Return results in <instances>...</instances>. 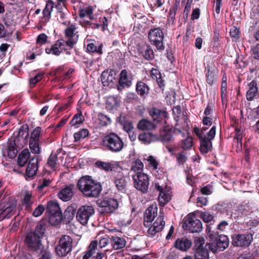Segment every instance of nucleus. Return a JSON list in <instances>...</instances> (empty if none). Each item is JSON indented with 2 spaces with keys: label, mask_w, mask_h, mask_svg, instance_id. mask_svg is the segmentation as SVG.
I'll use <instances>...</instances> for the list:
<instances>
[{
  "label": "nucleus",
  "mask_w": 259,
  "mask_h": 259,
  "mask_svg": "<svg viewBox=\"0 0 259 259\" xmlns=\"http://www.w3.org/2000/svg\"><path fill=\"white\" fill-rule=\"evenodd\" d=\"M57 155L56 153L52 152L51 154L49 156L47 164L51 168L54 169L57 165Z\"/></svg>",
  "instance_id": "nucleus-52"
},
{
  "label": "nucleus",
  "mask_w": 259,
  "mask_h": 259,
  "mask_svg": "<svg viewBox=\"0 0 259 259\" xmlns=\"http://www.w3.org/2000/svg\"><path fill=\"white\" fill-rule=\"evenodd\" d=\"M89 132L87 129L83 128L74 134L75 141H79L81 139H84L89 135Z\"/></svg>",
  "instance_id": "nucleus-51"
},
{
  "label": "nucleus",
  "mask_w": 259,
  "mask_h": 259,
  "mask_svg": "<svg viewBox=\"0 0 259 259\" xmlns=\"http://www.w3.org/2000/svg\"><path fill=\"white\" fill-rule=\"evenodd\" d=\"M64 34L66 40H65L67 45L70 49L73 48L75 44L77 43L78 40L79 35L78 32L76 31V27L75 24H71L65 29Z\"/></svg>",
  "instance_id": "nucleus-13"
},
{
  "label": "nucleus",
  "mask_w": 259,
  "mask_h": 259,
  "mask_svg": "<svg viewBox=\"0 0 259 259\" xmlns=\"http://www.w3.org/2000/svg\"><path fill=\"white\" fill-rule=\"evenodd\" d=\"M181 147L184 150L189 149L193 145V139L190 136H188L185 139L182 140Z\"/></svg>",
  "instance_id": "nucleus-50"
},
{
  "label": "nucleus",
  "mask_w": 259,
  "mask_h": 259,
  "mask_svg": "<svg viewBox=\"0 0 259 259\" xmlns=\"http://www.w3.org/2000/svg\"><path fill=\"white\" fill-rule=\"evenodd\" d=\"M139 53L147 60H151L154 58L153 50L147 45H143L139 48Z\"/></svg>",
  "instance_id": "nucleus-33"
},
{
  "label": "nucleus",
  "mask_w": 259,
  "mask_h": 259,
  "mask_svg": "<svg viewBox=\"0 0 259 259\" xmlns=\"http://www.w3.org/2000/svg\"><path fill=\"white\" fill-rule=\"evenodd\" d=\"M206 82L210 86L213 85L218 78V69L212 62H208L205 67Z\"/></svg>",
  "instance_id": "nucleus-16"
},
{
  "label": "nucleus",
  "mask_w": 259,
  "mask_h": 259,
  "mask_svg": "<svg viewBox=\"0 0 259 259\" xmlns=\"http://www.w3.org/2000/svg\"><path fill=\"white\" fill-rule=\"evenodd\" d=\"M45 233L44 225H37L33 232L27 234L25 238L26 245L30 250L37 251L40 250L42 252L44 246L41 239Z\"/></svg>",
  "instance_id": "nucleus-2"
},
{
  "label": "nucleus",
  "mask_w": 259,
  "mask_h": 259,
  "mask_svg": "<svg viewBox=\"0 0 259 259\" xmlns=\"http://www.w3.org/2000/svg\"><path fill=\"white\" fill-rule=\"evenodd\" d=\"M84 120V118L81 113L78 114H75L70 121L72 126L80 124Z\"/></svg>",
  "instance_id": "nucleus-56"
},
{
  "label": "nucleus",
  "mask_w": 259,
  "mask_h": 259,
  "mask_svg": "<svg viewBox=\"0 0 259 259\" xmlns=\"http://www.w3.org/2000/svg\"><path fill=\"white\" fill-rule=\"evenodd\" d=\"M210 242L206 244L205 246L207 247V248L209 249L213 252H215L219 251V248L217 246V243L216 241H214V239H213L212 240L210 239Z\"/></svg>",
  "instance_id": "nucleus-59"
},
{
  "label": "nucleus",
  "mask_w": 259,
  "mask_h": 259,
  "mask_svg": "<svg viewBox=\"0 0 259 259\" xmlns=\"http://www.w3.org/2000/svg\"><path fill=\"white\" fill-rule=\"evenodd\" d=\"M98 206L101 211L105 213H112L118 207V202L113 198L105 199L98 201Z\"/></svg>",
  "instance_id": "nucleus-15"
},
{
  "label": "nucleus",
  "mask_w": 259,
  "mask_h": 259,
  "mask_svg": "<svg viewBox=\"0 0 259 259\" xmlns=\"http://www.w3.org/2000/svg\"><path fill=\"white\" fill-rule=\"evenodd\" d=\"M74 188V186L73 185H70L63 188L58 193V197L63 201L70 200L73 195V190Z\"/></svg>",
  "instance_id": "nucleus-23"
},
{
  "label": "nucleus",
  "mask_w": 259,
  "mask_h": 259,
  "mask_svg": "<svg viewBox=\"0 0 259 259\" xmlns=\"http://www.w3.org/2000/svg\"><path fill=\"white\" fill-rule=\"evenodd\" d=\"M95 164L97 167L106 171H112L113 168V165L109 162L98 161Z\"/></svg>",
  "instance_id": "nucleus-46"
},
{
  "label": "nucleus",
  "mask_w": 259,
  "mask_h": 259,
  "mask_svg": "<svg viewBox=\"0 0 259 259\" xmlns=\"http://www.w3.org/2000/svg\"><path fill=\"white\" fill-rule=\"evenodd\" d=\"M48 36L45 33L40 34L37 38L36 43L39 45H43L47 42Z\"/></svg>",
  "instance_id": "nucleus-63"
},
{
  "label": "nucleus",
  "mask_w": 259,
  "mask_h": 259,
  "mask_svg": "<svg viewBox=\"0 0 259 259\" xmlns=\"http://www.w3.org/2000/svg\"><path fill=\"white\" fill-rule=\"evenodd\" d=\"M77 187L85 197L90 198L98 197L102 190L100 183L89 176L80 178L78 181Z\"/></svg>",
  "instance_id": "nucleus-1"
},
{
  "label": "nucleus",
  "mask_w": 259,
  "mask_h": 259,
  "mask_svg": "<svg viewBox=\"0 0 259 259\" xmlns=\"http://www.w3.org/2000/svg\"><path fill=\"white\" fill-rule=\"evenodd\" d=\"M108 249H99L96 250V253L93 255L94 259H102L104 256H106V253L108 251Z\"/></svg>",
  "instance_id": "nucleus-60"
},
{
  "label": "nucleus",
  "mask_w": 259,
  "mask_h": 259,
  "mask_svg": "<svg viewBox=\"0 0 259 259\" xmlns=\"http://www.w3.org/2000/svg\"><path fill=\"white\" fill-rule=\"evenodd\" d=\"M232 244L237 247H247L253 240L251 233L235 234L232 235Z\"/></svg>",
  "instance_id": "nucleus-10"
},
{
  "label": "nucleus",
  "mask_w": 259,
  "mask_h": 259,
  "mask_svg": "<svg viewBox=\"0 0 259 259\" xmlns=\"http://www.w3.org/2000/svg\"><path fill=\"white\" fill-rule=\"evenodd\" d=\"M181 133L179 128H173L171 126L163 127V144L173 143L174 141V134Z\"/></svg>",
  "instance_id": "nucleus-20"
},
{
  "label": "nucleus",
  "mask_w": 259,
  "mask_h": 259,
  "mask_svg": "<svg viewBox=\"0 0 259 259\" xmlns=\"http://www.w3.org/2000/svg\"><path fill=\"white\" fill-rule=\"evenodd\" d=\"M193 131L199 139L201 152L204 154L208 153L212 149L211 140L214 139L215 135V126H213L206 135L196 126L194 127Z\"/></svg>",
  "instance_id": "nucleus-3"
},
{
  "label": "nucleus",
  "mask_w": 259,
  "mask_h": 259,
  "mask_svg": "<svg viewBox=\"0 0 259 259\" xmlns=\"http://www.w3.org/2000/svg\"><path fill=\"white\" fill-rule=\"evenodd\" d=\"M195 259H209L208 252L207 249L198 248L195 254Z\"/></svg>",
  "instance_id": "nucleus-44"
},
{
  "label": "nucleus",
  "mask_w": 259,
  "mask_h": 259,
  "mask_svg": "<svg viewBox=\"0 0 259 259\" xmlns=\"http://www.w3.org/2000/svg\"><path fill=\"white\" fill-rule=\"evenodd\" d=\"M207 235L212 240L214 239L216 241L220 251L224 250L229 245V239L226 235H219L218 232L212 230L210 226H207L206 228Z\"/></svg>",
  "instance_id": "nucleus-6"
},
{
  "label": "nucleus",
  "mask_w": 259,
  "mask_h": 259,
  "mask_svg": "<svg viewBox=\"0 0 259 259\" xmlns=\"http://www.w3.org/2000/svg\"><path fill=\"white\" fill-rule=\"evenodd\" d=\"M93 13V9L92 7H88L79 10V16L80 18H83L85 17H88L90 20H91L94 19Z\"/></svg>",
  "instance_id": "nucleus-43"
},
{
  "label": "nucleus",
  "mask_w": 259,
  "mask_h": 259,
  "mask_svg": "<svg viewBox=\"0 0 259 259\" xmlns=\"http://www.w3.org/2000/svg\"><path fill=\"white\" fill-rule=\"evenodd\" d=\"M144 165L142 161L139 159L134 161L132 165L130 170V173L132 175H138V174H144L142 171L143 170Z\"/></svg>",
  "instance_id": "nucleus-30"
},
{
  "label": "nucleus",
  "mask_w": 259,
  "mask_h": 259,
  "mask_svg": "<svg viewBox=\"0 0 259 259\" xmlns=\"http://www.w3.org/2000/svg\"><path fill=\"white\" fill-rule=\"evenodd\" d=\"M53 8L54 3L52 2H48L46 4L45 8L42 11L44 17L49 19Z\"/></svg>",
  "instance_id": "nucleus-49"
},
{
  "label": "nucleus",
  "mask_w": 259,
  "mask_h": 259,
  "mask_svg": "<svg viewBox=\"0 0 259 259\" xmlns=\"http://www.w3.org/2000/svg\"><path fill=\"white\" fill-rule=\"evenodd\" d=\"M149 88L144 82L138 81L136 85V91L141 96H145L149 93Z\"/></svg>",
  "instance_id": "nucleus-40"
},
{
  "label": "nucleus",
  "mask_w": 259,
  "mask_h": 259,
  "mask_svg": "<svg viewBox=\"0 0 259 259\" xmlns=\"http://www.w3.org/2000/svg\"><path fill=\"white\" fill-rule=\"evenodd\" d=\"M150 73L152 79L155 80L159 87L161 88L162 87V80L161 79V74L160 71L156 69L153 68L151 70Z\"/></svg>",
  "instance_id": "nucleus-47"
},
{
  "label": "nucleus",
  "mask_w": 259,
  "mask_h": 259,
  "mask_svg": "<svg viewBox=\"0 0 259 259\" xmlns=\"http://www.w3.org/2000/svg\"><path fill=\"white\" fill-rule=\"evenodd\" d=\"M172 197V191L170 187L166 186L164 190L163 189V207L164 204L168 202Z\"/></svg>",
  "instance_id": "nucleus-45"
},
{
  "label": "nucleus",
  "mask_w": 259,
  "mask_h": 259,
  "mask_svg": "<svg viewBox=\"0 0 259 259\" xmlns=\"http://www.w3.org/2000/svg\"><path fill=\"white\" fill-rule=\"evenodd\" d=\"M133 77L130 72L126 70H122L119 74L117 89L122 91L123 89L129 88L132 84Z\"/></svg>",
  "instance_id": "nucleus-17"
},
{
  "label": "nucleus",
  "mask_w": 259,
  "mask_h": 259,
  "mask_svg": "<svg viewBox=\"0 0 259 259\" xmlns=\"http://www.w3.org/2000/svg\"><path fill=\"white\" fill-rule=\"evenodd\" d=\"M202 220L207 223H211L213 221V216L208 212H202L201 214Z\"/></svg>",
  "instance_id": "nucleus-58"
},
{
  "label": "nucleus",
  "mask_w": 259,
  "mask_h": 259,
  "mask_svg": "<svg viewBox=\"0 0 259 259\" xmlns=\"http://www.w3.org/2000/svg\"><path fill=\"white\" fill-rule=\"evenodd\" d=\"M183 228L191 233H198L202 229L201 222L195 216L188 215L183 225Z\"/></svg>",
  "instance_id": "nucleus-11"
},
{
  "label": "nucleus",
  "mask_w": 259,
  "mask_h": 259,
  "mask_svg": "<svg viewBox=\"0 0 259 259\" xmlns=\"http://www.w3.org/2000/svg\"><path fill=\"white\" fill-rule=\"evenodd\" d=\"M47 211L49 214L56 213L57 212H61L60 208L58 203L56 202L50 201L48 202Z\"/></svg>",
  "instance_id": "nucleus-41"
},
{
  "label": "nucleus",
  "mask_w": 259,
  "mask_h": 259,
  "mask_svg": "<svg viewBox=\"0 0 259 259\" xmlns=\"http://www.w3.org/2000/svg\"><path fill=\"white\" fill-rule=\"evenodd\" d=\"M70 49L65 39H60L56 40L54 44L45 49L46 53L49 55L59 56L63 51Z\"/></svg>",
  "instance_id": "nucleus-9"
},
{
  "label": "nucleus",
  "mask_w": 259,
  "mask_h": 259,
  "mask_svg": "<svg viewBox=\"0 0 259 259\" xmlns=\"http://www.w3.org/2000/svg\"><path fill=\"white\" fill-rule=\"evenodd\" d=\"M16 146V144L15 140H11L9 142L7 148V155L11 159L15 158L17 155V151Z\"/></svg>",
  "instance_id": "nucleus-39"
},
{
  "label": "nucleus",
  "mask_w": 259,
  "mask_h": 259,
  "mask_svg": "<svg viewBox=\"0 0 259 259\" xmlns=\"http://www.w3.org/2000/svg\"><path fill=\"white\" fill-rule=\"evenodd\" d=\"M128 179L123 175L122 173L119 172L114 178V183L117 189L124 193L127 190Z\"/></svg>",
  "instance_id": "nucleus-21"
},
{
  "label": "nucleus",
  "mask_w": 259,
  "mask_h": 259,
  "mask_svg": "<svg viewBox=\"0 0 259 259\" xmlns=\"http://www.w3.org/2000/svg\"><path fill=\"white\" fill-rule=\"evenodd\" d=\"M120 101L118 98L114 96H109L107 98L106 101V108L112 110L119 105Z\"/></svg>",
  "instance_id": "nucleus-38"
},
{
  "label": "nucleus",
  "mask_w": 259,
  "mask_h": 259,
  "mask_svg": "<svg viewBox=\"0 0 259 259\" xmlns=\"http://www.w3.org/2000/svg\"><path fill=\"white\" fill-rule=\"evenodd\" d=\"M132 178L135 188L143 193H146L149 185L148 175L145 174L132 175Z\"/></svg>",
  "instance_id": "nucleus-8"
},
{
  "label": "nucleus",
  "mask_w": 259,
  "mask_h": 259,
  "mask_svg": "<svg viewBox=\"0 0 259 259\" xmlns=\"http://www.w3.org/2000/svg\"><path fill=\"white\" fill-rule=\"evenodd\" d=\"M98 118L99 120V124L101 126H107L111 123L110 118L103 113H99L98 115Z\"/></svg>",
  "instance_id": "nucleus-48"
},
{
  "label": "nucleus",
  "mask_w": 259,
  "mask_h": 259,
  "mask_svg": "<svg viewBox=\"0 0 259 259\" xmlns=\"http://www.w3.org/2000/svg\"><path fill=\"white\" fill-rule=\"evenodd\" d=\"M33 203L34 200L32 193L29 191H26L22 200V204L24 206L25 209L27 210H30Z\"/></svg>",
  "instance_id": "nucleus-32"
},
{
  "label": "nucleus",
  "mask_w": 259,
  "mask_h": 259,
  "mask_svg": "<svg viewBox=\"0 0 259 259\" xmlns=\"http://www.w3.org/2000/svg\"><path fill=\"white\" fill-rule=\"evenodd\" d=\"M149 138V135L146 133L140 134L138 137L139 140L144 144L150 143Z\"/></svg>",
  "instance_id": "nucleus-64"
},
{
  "label": "nucleus",
  "mask_w": 259,
  "mask_h": 259,
  "mask_svg": "<svg viewBox=\"0 0 259 259\" xmlns=\"http://www.w3.org/2000/svg\"><path fill=\"white\" fill-rule=\"evenodd\" d=\"M38 156L34 155L30 160L27 167L26 175L31 178L35 176L38 169Z\"/></svg>",
  "instance_id": "nucleus-22"
},
{
  "label": "nucleus",
  "mask_w": 259,
  "mask_h": 259,
  "mask_svg": "<svg viewBox=\"0 0 259 259\" xmlns=\"http://www.w3.org/2000/svg\"><path fill=\"white\" fill-rule=\"evenodd\" d=\"M149 162V164L153 167L152 174L156 177V179L160 180L161 177V170H158L157 167L158 165V162L156 160L155 158L152 156H149L146 159Z\"/></svg>",
  "instance_id": "nucleus-27"
},
{
  "label": "nucleus",
  "mask_w": 259,
  "mask_h": 259,
  "mask_svg": "<svg viewBox=\"0 0 259 259\" xmlns=\"http://www.w3.org/2000/svg\"><path fill=\"white\" fill-rule=\"evenodd\" d=\"M227 204L224 202H219L212 206V209L217 212L223 213L226 211Z\"/></svg>",
  "instance_id": "nucleus-57"
},
{
  "label": "nucleus",
  "mask_w": 259,
  "mask_h": 259,
  "mask_svg": "<svg viewBox=\"0 0 259 259\" xmlns=\"http://www.w3.org/2000/svg\"><path fill=\"white\" fill-rule=\"evenodd\" d=\"M97 250H99V249H102L103 248L105 247L108 244H110V237H108V238H103L100 240L99 242L98 243L97 241Z\"/></svg>",
  "instance_id": "nucleus-55"
},
{
  "label": "nucleus",
  "mask_w": 259,
  "mask_h": 259,
  "mask_svg": "<svg viewBox=\"0 0 259 259\" xmlns=\"http://www.w3.org/2000/svg\"><path fill=\"white\" fill-rule=\"evenodd\" d=\"M87 49L88 52L91 53H97L99 54L102 53V45H100L97 48L93 43H91L88 45Z\"/></svg>",
  "instance_id": "nucleus-54"
},
{
  "label": "nucleus",
  "mask_w": 259,
  "mask_h": 259,
  "mask_svg": "<svg viewBox=\"0 0 259 259\" xmlns=\"http://www.w3.org/2000/svg\"><path fill=\"white\" fill-rule=\"evenodd\" d=\"M162 230V217H159L153 223V225L149 228L148 233L151 236H154L156 233Z\"/></svg>",
  "instance_id": "nucleus-29"
},
{
  "label": "nucleus",
  "mask_w": 259,
  "mask_h": 259,
  "mask_svg": "<svg viewBox=\"0 0 259 259\" xmlns=\"http://www.w3.org/2000/svg\"><path fill=\"white\" fill-rule=\"evenodd\" d=\"M62 212H57L56 213L49 214V221L50 224L56 226L59 224L62 220Z\"/></svg>",
  "instance_id": "nucleus-42"
},
{
  "label": "nucleus",
  "mask_w": 259,
  "mask_h": 259,
  "mask_svg": "<svg viewBox=\"0 0 259 259\" xmlns=\"http://www.w3.org/2000/svg\"><path fill=\"white\" fill-rule=\"evenodd\" d=\"M16 203L14 200H9L0 203V219L9 218L16 207Z\"/></svg>",
  "instance_id": "nucleus-14"
},
{
  "label": "nucleus",
  "mask_w": 259,
  "mask_h": 259,
  "mask_svg": "<svg viewBox=\"0 0 259 259\" xmlns=\"http://www.w3.org/2000/svg\"><path fill=\"white\" fill-rule=\"evenodd\" d=\"M97 249V241H92L89 246V250L84 252L82 259H89L91 257L93 258L94 254H95L96 253Z\"/></svg>",
  "instance_id": "nucleus-34"
},
{
  "label": "nucleus",
  "mask_w": 259,
  "mask_h": 259,
  "mask_svg": "<svg viewBox=\"0 0 259 259\" xmlns=\"http://www.w3.org/2000/svg\"><path fill=\"white\" fill-rule=\"evenodd\" d=\"M157 214V207L156 204L151 205L144 213V224L145 226L149 227L151 222Z\"/></svg>",
  "instance_id": "nucleus-19"
},
{
  "label": "nucleus",
  "mask_w": 259,
  "mask_h": 259,
  "mask_svg": "<svg viewBox=\"0 0 259 259\" xmlns=\"http://www.w3.org/2000/svg\"><path fill=\"white\" fill-rule=\"evenodd\" d=\"M101 144L106 149L113 153L121 151L125 146L122 139L115 133H110L104 136Z\"/></svg>",
  "instance_id": "nucleus-4"
},
{
  "label": "nucleus",
  "mask_w": 259,
  "mask_h": 259,
  "mask_svg": "<svg viewBox=\"0 0 259 259\" xmlns=\"http://www.w3.org/2000/svg\"><path fill=\"white\" fill-rule=\"evenodd\" d=\"M94 213L95 209L92 206L83 205L78 209L76 218L81 225H85Z\"/></svg>",
  "instance_id": "nucleus-7"
},
{
  "label": "nucleus",
  "mask_w": 259,
  "mask_h": 259,
  "mask_svg": "<svg viewBox=\"0 0 259 259\" xmlns=\"http://www.w3.org/2000/svg\"><path fill=\"white\" fill-rule=\"evenodd\" d=\"M119 122L122 125L123 130L126 132L133 130L134 127L131 121L125 119L124 116L120 115L118 118Z\"/></svg>",
  "instance_id": "nucleus-37"
},
{
  "label": "nucleus",
  "mask_w": 259,
  "mask_h": 259,
  "mask_svg": "<svg viewBox=\"0 0 259 259\" xmlns=\"http://www.w3.org/2000/svg\"><path fill=\"white\" fill-rule=\"evenodd\" d=\"M53 179L44 178L40 179L38 181V185L36 189L40 192H43L44 190L49 187L52 183Z\"/></svg>",
  "instance_id": "nucleus-35"
},
{
  "label": "nucleus",
  "mask_w": 259,
  "mask_h": 259,
  "mask_svg": "<svg viewBox=\"0 0 259 259\" xmlns=\"http://www.w3.org/2000/svg\"><path fill=\"white\" fill-rule=\"evenodd\" d=\"M248 90L246 92V97L247 101H251L253 100L256 96H257L258 88L257 82L255 80H252L248 83Z\"/></svg>",
  "instance_id": "nucleus-25"
},
{
  "label": "nucleus",
  "mask_w": 259,
  "mask_h": 259,
  "mask_svg": "<svg viewBox=\"0 0 259 259\" xmlns=\"http://www.w3.org/2000/svg\"><path fill=\"white\" fill-rule=\"evenodd\" d=\"M148 36L150 41L158 50L162 48V30L160 28H156L150 30Z\"/></svg>",
  "instance_id": "nucleus-18"
},
{
  "label": "nucleus",
  "mask_w": 259,
  "mask_h": 259,
  "mask_svg": "<svg viewBox=\"0 0 259 259\" xmlns=\"http://www.w3.org/2000/svg\"><path fill=\"white\" fill-rule=\"evenodd\" d=\"M138 127L143 131L151 130L155 128V125L148 120L142 119L139 122Z\"/></svg>",
  "instance_id": "nucleus-36"
},
{
  "label": "nucleus",
  "mask_w": 259,
  "mask_h": 259,
  "mask_svg": "<svg viewBox=\"0 0 259 259\" xmlns=\"http://www.w3.org/2000/svg\"><path fill=\"white\" fill-rule=\"evenodd\" d=\"M149 113L154 120H157V122H159L160 120L161 116V110L155 108H153L150 110Z\"/></svg>",
  "instance_id": "nucleus-53"
},
{
  "label": "nucleus",
  "mask_w": 259,
  "mask_h": 259,
  "mask_svg": "<svg viewBox=\"0 0 259 259\" xmlns=\"http://www.w3.org/2000/svg\"><path fill=\"white\" fill-rule=\"evenodd\" d=\"M73 239L68 235H63L56 246V254L61 257L66 256L72 250Z\"/></svg>",
  "instance_id": "nucleus-5"
},
{
  "label": "nucleus",
  "mask_w": 259,
  "mask_h": 259,
  "mask_svg": "<svg viewBox=\"0 0 259 259\" xmlns=\"http://www.w3.org/2000/svg\"><path fill=\"white\" fill-rule=\"evenodd\" d=\"M41 127L37 126L35 128L31 134L29 140V148L31 152L35 154H38L41 152L39 145V137L41 133Z\"/></svg>",
  "instance_id": "nucleus-12"
},
{
  "label": "nucleus",
  "mask_w": 259,
  "mask_h": 259,
  "mask_svg": "<svg viewBox=\"0 0 259 259\" xmlns=\"http://www.w3.org/2000/svg\"><path fill=\"white\" fill-rule=\"evenodd\" d=\"M191 241L187 238H179L175 243V247L182 251H186L191 246Z\"/></svg>",
  "instance_id": "nucleus-28"
},
{
  "label": "nucleus",
  "mask_w": 259,
  "mask_h": 259,
  "mask_svg": "<svg viewBox=\"0 0 259 259\" xmlns=\"http://www.w3.org/2000/svg\"><path fill=\"white\" fill-rule=\"evenodd\" d=\"M116 73L113 70H106L102 72L101 76V80L104 86H108L110 83H112L115 79Z\"/></svg>",
  "instance_id": "nucleus-24"
},
{
  "label": "nucleus",
  "mask_w": 259,
  "mask_h": 259,
  "mask_svg": "<svg viewBox=\"0 0 259 259\" xmlns=\"http://www.w3.org/2000/svg\"><path fill=\"white\" fill-rule=\"evenodd\" d=\"M30 156V153L28 149H24L18 155L17 158L18 164L20 167L24 166L27 163Z\"/></svg>",
  "instance_id": "nucleus-31"
},
{
  "label": "nucleus",
  "mask_w": 259,
  "mask_h": 259,
  "mask_svg": "<svg viewBox=\"0 0 259 259\" xmlns=\"http://www.w3.org/2000/svg\"><path fill=\"white\" fill-rule=\"evenodd\" d=\"M110 244L114 249H120L125 247L126 241L122 237L111 236L110 237Z\"/></svg>",
  "instance_id": "nucleus-26"
},
{
  "label": "nucleus",
  "mask_w": 259,
  "mask_h": 259,
  "mask_svg": "<svg viewBox=\"0 0 259 259\" xmlns=\"http://www.w3.org/2000/svg\"><path fill=\"white\" fill-rule=\"evenodd\" d=\"M165 147L168 152L171 155H173L175 154L177 150L176 146L173 143L165 144Z\"/></svg>",
  "instance_id": "nucleus-61"
},
{
  "label": "nucleus",
  "mask_w": 259,
  "mask_h": 259,
  "mask_svg": "<svg viewBox=\"0 0 259 259\" xmlns=\"http://www.w3.org/2000/svg\"><path fill=\"white\" fill-rule=\"evenodd\" d=\"M45 209L44 206L40 204L35 208L32 213V215L35 217H38L42 213Z\"/></svg>",
  "instance_id": "nucleus-62"
}]
</instances>
